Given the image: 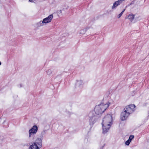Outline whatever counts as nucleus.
<instances>
[{"mask_svg": "<svg viewBox=\"0 0 149 149\" xmlns=\"http://www.w3.org/2000/svg\"><path fill=\"white\" fill-rule=\"evenodd\" d=\"M112 116L110 114L107 115L103 118L102 123L103 133L108 132L112 124Z\"/></svg>", "mask_w": 149, "mask_h": 149, "instance_id": "1", "label": "nucleus"}, {"mask_svg": "<svg viewBox=\"0 0 149 149\" xmlns=\"http://www.w3.org/2000/svg\"><path fill=\"white\" fill-rule=\"evenodd\" d=\"M134 104H131L126 106L122 112L121 114V118L123 120H126L129 115L132 113L134 111L135 107Z\"/></svg>", "mask_w": 149, "mask_h": 149, "instance_id": "2", "label": "nucleus"}, {"mask_svg": "<svg viewBox=\"0 0 149 149\" xmlns=\"http://www.w3.org/2000/svg\"><path fill=\"white\" fill-rule=\"evenodd\" d=\"M110 104V103L108 102L106 104L102 103L96 106L94 109L95 113L97 115L102 113L109 106Z\"/></svg>", "mask_w": 149, "mask_h": 149, "instance_id": "3", "label": "nucleus"}, {"mask_svg": "<svg viewBox=\"0 0 149 149\" xmlns=\"http://www.w3.org/2000/svg\"><path fill=\"white\" fill-rule=\"evenodd\" d=\"M42 146V139L38 138L29 146V149H39Z\"/></svg>", "mask_w": 149, "mask_h": 149, "instance_id": "4", "label": "nucleus"}, {"mask_svg": "<svg viewBox=\"0 0 149 149\" xmlns=\"http://www.w3.org/2000/svg\"><path fill=\"white\" fill-rule=\"evenodd\" d=\"M84 83L83 81L81 80H77L75 82L74 87L75 88H81L82 87Z\"/></svg>", "mask_w": 149, "mask_h": 149, "instance_id": "5", "label": "nucleus"}, {"mask_svg": "<svg viewBox=\"0 0 149 149\" xmlns=\"http://www.w3.org/2000/svg\"><path fill=\"white\" fill-rule=\"evenodd\" d=\"M38 128L36 125L33 126L32 128L29 130V137L31 136L32 134H36L37 132Z\"/></svg>", "mask_w": 149, "mask_h": 149, "instance_id": "6", "label": "nucleus"}, {"mask_svg": "<svg viewBox=\"0 0 149 149\" xmlns=\"http://www.w3.org/2000/svg\"><path fill=\"white\" fill-rule=\"evenodd\" d=\"M53 17V14H51L48 17L43 19V20L45 24L51 22Z\"/></svg>", "mask_w": 149, "mask_h": 149, "instance_id": "7", "label": "nucleus"}, {"mask_svg": "<svg viewBox=\"0 0 149 149\" xmlns=\"http://www.w3.org/2000/svg\"><path fill=\"white\" fill-rule=\"evenodd\" d=\"M97 120V117L95 115L90 116L89 119L90 124L91 125H93L96 122Z\"/></svg>", "mask_w": 149, "mask_h": 149, "instance_id": "8", "label": "nucleus"}, {"mask_svg": "<svg viewBox=\"0 0 149 149\" xmlns=\"http://www.w3.org/2000/svg\"><path fill=\"white\" fill-rule=\"evenodd\" d=\"M125 0H118L117 1H116L113 4L112 6V9H114L116 7H117L121 3L122 1H124Z\"/></svg>", "mask_w": 149, "mask_h": 149, "instance_id": "9", "label": "nucleus"}, {"mask_svg": "<svg viewBox=\"0 0 149 149\" xmlns=\"http://www.w3.org/2000/svg\"><path fill=\"white\" fill-rule=\"evenodd\" d=\"M134 17V15L132 14H130L128 15L127 17H126L125 18L129 19L130 21H132Z\"/></svg>", "mask_w": 149, "mask_h": 149, "instance_id": "10", "label": "nucleus"}, {"mask_svg": "<svg viewBox=\"0 0 149 149\" xmlns=\"http://www.w3.org/2000/svg\"><path fill=\"white\" fill-rule=\"evenodd\" d=\"M38 25L39 26H42L45 25L44 23V22H43V20L42 22L41 21H40L37 23Z\"/></svg>", "mask_w": 149, "mask_h": 149, "instance_id": "11", "label": "nucleus"}, {"mask_svg": "<svg viewBox=\"0 0 149 149\" xmlns=\"http://www.w3.org/2000/svg\"><path fill=\"white\" fill-rule=\"evenodd\" d=\"M47 74L48 75H50L52 74V71L50 70H49L47 71Z\"/></svg>", "mask_w": 149, "mask_h": 149, "instance_id": "12", "label": "nucleus"}, {"mask_svg": "<svg viewBox=\"0 0 149 149\" xmlns=\"http://www.w3.org/2000/svg\"><path fill=\"white\" fill-rule=\"evenodd\" d=\"M134 138V136L133 135H131L129 139L128 140L130 141L131 142L132 140Z\"/></svg>", "mask_w": 149, "mask_h": 149, "instance_id": "13", "label": "nucleus"}, {"mask_svg": "<svg viewBox=\"0 0 149 149\" xmlns=\"http://www.w3.org/2000/svg\"><path fill=\"white\" fill-rule=\"evenodd\" d=\"M130 142L131 141L128 140L125 142V143L126 145H127L128 146L129 145Z\"/></svg>", "mask_w": 149, "mask_h": 149, "instance_id": "14", "label": "nucleus"}, {"mask_svg": "<svg viewBox=\"0 0 149 149\" xmlns=\"http://www.w3.org/2000/svg\"><path fill=\"white\" fill-rule=\"evenodd\" d=\"M45 134V131L43 130L41 132V134L42 136L43 135H44V134Z\"/></svg>", "mask_w": 149, "mask_h": 149, "instance_id": "15", "label": "nucleus"}, {"mask_svg": "<svg viewBox=\"0 0 149 149\" xmlns=\"http://www.w3.org/2000/svg\"><path fill=\"white\" fill-rule=\"evenodd\" d=\"M123 14V13H121L120 14H118L117 16V17L118 18H119Z\"/></svg>", "mask_w": 149, "mask_h": 149, "instance_id": "16", "label": "nucleus"}, {"mask_svg": "<svg viewBox=\"0 0 149 149\" xmlns=\"http://www.w3.org/2000/svg\"><path fill=\"white\" fill-rule=\"evenodd\" d=\"M18 86H19V87H22V86L23 85L22 84H19L18 85Z\"/></svg>", "mask_w": 149, "mask_h": 149, "instance_id": "17", "label": "nucleus"}, {"mask_svg": "<svg viewBox=\"0 0 149 149\" xmlns=\"http://www.w3.org/2000/svg\"><path fill=\"white\" fill-rule=\"evenodd\" d=\"M125 10V9H124L121 13H123H123H124V12Z\"/></svg>", "mask_w": 149, "mask_h": 149, "instance_id": "18", "label": "nucleus"}, {"mask_svg": "<svg viewBox=\"0 0 149 149\" xmlns=\"http://www.w3.org/2000/svg\"><path fill=\"white\" fill-rule=\"evenodd\" d=\"M1 65V62L0 61V65Z\"/></svg>", "mask_w": 149, "mask_h": 149, "instance_id": "19", "label": "nucleus"}, {"mask_svg": "<svg viewBox=\"0 0 149 149\" xmlns=\"http://www.w3.org/2000/svg\"><path fill=\"white\" fill-rule=\"evenodd\" d=\"M29 0V1H30V2H31V1H30V0Z\"/></svg>", "mask_w": 149, "mask_h": 149, "instance_id": "20", "label": "nucleus"}, {"mask_svg": "<svg viewBox=\"0 0 149 149\" xmlns=\"http://www.w3.org/2000/svg\"><path fill=\"white\" fill-rule=\"evenodd\" d=\"M131 4H132V3H130V5H131Z\"/></svg>", "mask_w": 149, "mask_h": 149, "instance_id": "21", "label": "nucleus"}]
</instances>
